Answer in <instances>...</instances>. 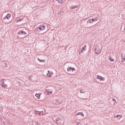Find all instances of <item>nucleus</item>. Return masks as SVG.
Instances as JSON below:
<instances>
[{"mask_svg": "<svg viewBox=\"0 0 125 125\" xmlns=\"http://www.w3.org/2000/svg\"><path fill=\"white\" fill-rule=\"evenodd\" d=\"M95 54H99L101 52L100 51V48L98 45H96L94 47Z\"/></svg>", "mask_w": 125, "mask_h": 125, "instance_id": "1", "label": "nucleus"}, {"mask_svg": "<svg viewBox=\"0 0 125 125\" xmlns=\"http://www.w3.org/2000/svg\"><path fill=\"white\" fill-rule=\"evenodd\" d=\"M121 61L122 63H125V53H122L121 55Z\"/></svg>", "mask_w": 125, "mask_h": 125, "instance_id": "2", "label": "nucleus"}, {"mask_svg": "<svg viewBox=\"0 0 125 125\" xmlns=\"http://www.w3.org/2000/svg\"><path fill=\"white\" fill-rule=\"evenodd\" d=\"M97 79L98 80H100V82H104L105 81V78L102 77V76H100V75H97Z\"/></svg>", "mask_w": 125, "mask_h": 125, "instance_id": "3", "label": "nucleus"}, {"mask_svg": "<svg viewBox=\"0 0 125 125\" xmlns=\"http://www.w3.org/2000/svg\"><path fill=\"white\" fill-rule=\"evenodd\" d=\"M0 83L1 86H2V87H7V84L4 83V81L1 80L0 81Z\"/></svg>", "mask_w": 125, "mask_h": 125, "instance_id": "4", "label": "nucleus"}, {"mask_svg": "<svg viewBox=\"0 0 125 125\" xmlns=\"http://www.w3.org/2000/svg\"><path fill=\"white\" fill-rule=\"evenodd\" d=\"M38 28H39V31L41 32V31H42L45 29V27L44 26V25L42 24L38 26Z\"/></svg>", "mask_w": 125, "mask_h": 125, "instance_id": "5", "label": "nucleus"}, {"mask_svg": "<svg viewBox=\"0 0 125 125\" xmlns=\"http://www.w3.org/2000/svg\"><path fill=\"white\" fill-rule=\"evenodd\" d=\"M56 122L57 124H61L62 120L61 119V118L60 117H57L56 118Z\"/></svg>", "mask_w": 125, "mask_h": 125, "instance_id": "6", "label": "nucleus"}, {"mask_svg": "<svg viewBox=\"0 0 125 125\" xmlns=\"http://www.w3.org/2000/svg\"><path fill=\"white\" fill-rule=\"evenodd\" d=\"M10 17H11V15L8 14L6 17L3 18V20H5V19H7V20H9V19H10Z\"/></svg>", "mask_w": 125, "mask_h": 125, "instance_id": "7", "label": "nucleus"}, {"mask_svg": "<svg viewBox=\"0 0 125 125\" xmlns=\"http://www.w3.org/2000/svg\"><path fill=\"white\" fill-rule=\"evenodd\" d=\"M53 75V72H50L49 71H48V74H47V77L48 78H51Z\"/></svg>", "mask_w": 125, "mask_h": 125, "instance_id": "8", "label": "nucleus"}, {"mask_svg": "<svg viewBox=\"0 0 125 125\" xmlns=\"http://www.w3.org/2000/svg\"><path fill=\"white\" fill-rule=\"evenodd\" d=\"M46 92H47L48 94H52V93L53 92L52 90L50 89H46Z\"/></svg>", "mask_w": 125, "mask_h": 125, "instance_id": "9", "label": "nucleus"}, {"mask_svg": "<svg viewBox=\"0 0 125 125\" xmlns=\"http://www.w3.org/2000/svg\"><path fill=\"white\" fill-rule=\"evenodd\" d=\"M86 47V45H85L83 47H82L81 52H79V54H81V53H82V52H83V51H85L86 50V48H85Z\"/></svg>", "mask_w": 125, "mask_h": 125, "instance_id": "10", "label": "nucleus"}, {"mask_svg": "<svg viewBox=\"0 0 125 125\" xmlns=\"http://www.w3.org/2000/svg\"><path fill=\"white\" fill-rule=\"evenodd\" d=\"M41 95H42V93L36 94L35 96L37 97V99H40Z\"/></svg>", "mask_w": 125, "mask_h": 125, "instance_id": "11", "label": "nucleus"}, {"mask_svg": "<svg viewBox=\"0 0 125 125\" xmlns=\"http://www.w3.org/2000/svg\"><path fill=\"white\" fill-rule=\"evenodd\" d=\"M93 22H94L93 19H89L87 21V23H89V24H91L92 23H93Z\"/></svg>", "mask_w": 125, "mask_h": 125, "instance_id": "12", "label": "nucleus"}, {"mask_svg": "<svg viewBox=\"0 0 125 125\" xmlns=\"http://www.w3.org/2000/svg\"><path fill=\"white\" fill-rule=\"evenodd\" d=\"M67 71L68 72L70 71H76V69L69 67L68 68H67Z\"/></svg>", "mask_w": 125, "mask_h": 125, "instance_id": "13", "label": "nucleus"}, {"mask_svg": "<svg viewBox=\"0 0 125 125\" xmlns=\"http://www.w3.org/2000/svg\"><path fill=\"white\" fill-rule=\"evenodd\" d=\"M108 60H109L110 62H114V61H115V59L112 58V56H111L108 57Z\"/></svg>", "mask_w": 125, "mask_h": 125, "instance_id": "14", "label": "nucleus"}, {"mask_svg": "<svg viewBox=\"0 0 125 125\" xmlns=\"http://www.w3.org/2000/svg\"><path fill=\"white\" fill-rule=\"evenodd\" d=\"M115 117L118 118V119H119V120H121V118H123V115H122V114H120V115L118 114Z\"/></svg>", "mask_w": 125, "mask_h": 125, "instance_id": "15", "label": "nucleus"}, {"mask_svg": "<svg viewBox=\"0 0 125 125\" xmlns=\"http://www.w3.org/2000/svg\"><path fill=\"white\" fill-rule=\"evenodd\" d=\"M34 113L37 115H40L41 111H37V110H34Z\"/></svg>", "mask_w": 125, "mask_h": 125, "instance_id": "16", "label": "nucleus"}, {"mask_svg": "<svg viewBox=\"0 0 125 125\" xmlns=\"http://www.w3.org/2000/svg\"><path fill=\"white\" fill-rule=\"evenodd\" d=\"M112 102H114V105H117V101H116V99H112Z\"/></svg>", "mask_w": 125, "mask_h": 125, "instance_id": "17", "label": "nucleus"}, {"mask_svg": "<svg viewBox=\"0 0 125 125\" xmlns=\"http://www.w3.org/2000/svg\"><path fill=\"white\" fill-rule=\"evenodd\" d=\"M80 93H85V91L83 89H80Z\"/></svg>", "mask_w": 125, "mask_h": 125, "instance_id": "18", "label": "nucleus"}, {"mask_svg": "<svg viewBox=\"0 0 125 125\" xmlns=\"http://www.w3.org/2000/svg\"><path fill=\"white\" fill-rule=\"evenodd\" d=\"M56 0L57 1H58L59 3H61V4L63 3V0Z\"/></svg>", "mask_w": 125, "mask_h": 125, "instance_id": "19", "label": "nucleus"}, {"mask_svg": "<svg viewBox=\"0 0 125 125\" xmlns=\"http://www.w3.org/2000/svg\"><path fill=\"white\" fill-rule=\"evenodd\" d=\"M78 7V6H70V9H75V8H77Z\"/></svg>", "mask_w": 125, "mask_h": 125, "instance_id": "20", "label": "nucleus"}, {"mask_svg": "<svg viewBox=\"0 0 125 125\" xmlns=\"http://www.w3.org/2000/svg\"><path fill=\"white\" fill-rule=\"evenodd\" d=\"M35 125H41V124L39 123V121H35Z\"/></svg>", "mask_w": 125, "mask_h": 125, "instance_id": "21", "label": "nucleus"}, {"mask_svg": "<svg viewBox=\"0 0 125 125\" xmlns=\"http://www.w3.org/2000/svg\"><path fill=\"white\" fill-rule=\"evenodd\" d=\"M23 20H24V19L21 18L18 20L16 22L17 23H18V22H21V21H23Z\"/></svg>", "mask_w": 125, "mask_h": 125, "instance_id": "22", "label": "nucleus"}, {"mask_svg": "<svg viewBox=\"0 0 125 125\" xmlns=\"http://www.w3.org/2000/svg\"><path fill=\"white\" fill-rule=\"evenodd\" d=\"M38 61H39V62H43V63H44V62H45V61H44V60H41L40 59H38Z\"/></svg>", "mask_w": 125, "mask_h": 125, "instance_id": "23", "label": "nucleus"}, {"mask_svg": "<svg viewBox=\"0 0 125 125\" xmlns=\"http://www.w3.org/2000/svg\"><path fill=\"white\" fill-rule=\"evenodd\" d=\"M38 31H40V29L39 28V26L36 27L35 29V32H38Z\"/></svg>", "mask_w": 125, "mask_h": 125, "instance_id": "24", "label": "nucleus"}, {"mask_svg": "<svg viewBox=\"0 0 125 125\" xmlns=\"http://www.w3.org/2000/svg\"><path fill=\"white\" fill-rule=\"evenodd\" d=\"M94 20V22H96V21H98V18H95L94 19H93Z\"/></svg>", "mask_w": 125, "mask_h": 125, "instance_id": "25", "label": "nucleus"}, {"mask_svg": "<svg viewBox=\"0 0 125 125\" xmlns=\"http://www.w3.org/2000/svg\"><path fill=\"white\" fill-rule=\"evenodd\" d=\"M21 35H27V33L25 31H21Z\"/></svg>", "mask_w": 125, "mask_h": 125, "instance_id": "26", "label": "nucleus"}, {"mask_svg": "<svg viewBox=\"0 0 125 125\" xmlns=\"http://www.w3.org/2000/svg\"><path fill=\"white\" fill-rule=\"evenodd\" d=\"M82 114V112H78L76 114V116H79L80 115Z\"/></svg>", "mask_w": 125, "mask_h": 125, "instance_id": "27", "label": "nucleus"}, {"mask_svg": "<svg viewBox=\"0 0 125 125\" xmlns=\"http://www.w3.org/2000/svg\"><path fill=\"white\" fill-rule=\"evenodd\" d=\"M18 35H22V32H21V31H19V32L18 33Z\"/></svg>", "mask_w": 125, "mask_h": 125, "instance_id": "28", "label": "nucleus"}, {"mask_svg": "<svg viewBox=\"0 0 125 125\" xmlns=\"http://www.w3.org/2000/svg\"><path fill=\"white\" fill-rule=\"evenodd\" d=\"M40 115H43V111H40Z\"/></svg>", "mask_w": 125, "mask_h": 125, "instance_id": "29", "label": "nucleus"}, {"mask_svg": "<svg viewBox=\"0 0 125 125\" xmlns=\"http://www.w3.org/2000/svg\"><path fill=\"white\" fill-rule=\"evenodd\" d=\"M81 115V116H83V117H84V114L83 112H82Z\"/></svg>", "mask_w": 125, "mask_h": 125, "instance_id": "30", "label": "nucleus"}, {"mask_svg": "<svg viewBox=\"0 0 125 125\" xmlns=\"http://www.w3.org/2000/svg\"><path fill=\"white\" fill-rule=\"evenodd\" d=\"M81 125V123H78L76 124V125Z\"/></svg>", "mask_w": 125, "mask_h": 125, "instance_id": "31", "label": "nucleus"}, {"mask_svg": "<svg viewBox=\"0 0 125 125\" xmlns=\"http://www.w3.org/2000/svg\"><path fill=\"white\" fill-rule=\"evenodd\" d=\"M123 32H125V27H124V31H123Z\"/></svg>", "mask_w": 125, "mask_h": 125, "instance_id": "32", "label": "nucleus"}, {"mask_svg": "<svg viewBox=\"0 0 125 125\" xmlns=\"http://www.w3.org/2000/svg\"><path fill=\"white\" fill-rule=\"evenodd\" d=\"M31 78V76L29 77V79H30V78Z\"/></svg>", "mask_w": 125, "mask_h": 125, "instance_id": "33", "label": "nucleus"}, {"mask_svg": "<svg viewBox=\"0 0 125 125\" xmlns=\"http://www.w3.org/2000/svg\"><path fill=\"white\" fill-rule=\"evenodd\" d=\"M111 64H112V62H110Z\"/></svg>", "mask_w": 125, "mask_h": 125, "instance_id": "34", "label": "nucleus"}]
</instances>
